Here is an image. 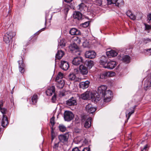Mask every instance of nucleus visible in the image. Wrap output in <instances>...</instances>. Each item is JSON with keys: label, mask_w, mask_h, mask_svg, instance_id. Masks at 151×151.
Returning <instances> with one entry per match:
<instances>
[{"label": "nucleus", "mask_w": 151, "mask_h": 151, "mask_svg": "<svg viewBox=\"0 0 151 151\" xmlns=\"http://www.w3.org/2000/svg\"><path fill=\"white\" fill-rule=\"evenodd\" d=\"M134 108H134H133L132 109L131 111L129 112V113H128V114H126V116H128V117L127 118V119H129L131 115L134 112Z\"/></svg>", "instance_id": "f704fd0d"}, {"label": "nucleus", "mask_w": 151, "mask_h": 151, "mask_svg": "<svg viewBox=\"0 0 151 151\" xmlns=\"http://www.w3.org/2000/svg\"><path fill=\"white\" fill-rule=\"evenodd\" d=\"M70 33L72 35H78L81 34L80 31L75 28H72L70 31Z\"/></svg>", "instance_id": "4be33fe9"}, {"label": "nucleus", "mask_w": 151, "mask_h": 151, "mask_svg": "<svg viewBox=\"0 0 151 151\" xmlns=\"http://www.w3.org/2000/svg\"><path fill=\"white\" fill-rule=\"evenodd\" d=\"M100 63L104 68L110 69L114 68L117 64L116 62L113 61L107 62L105 58L104 60H100Z\"/></svg>", "instance_id": "7ed1b4c3"}, {"label": "nucleus", "mask_w": 151, "mask_h": 151, "mask_svg": "<svg viewBox=\"0 0 151 151\" xmlns=\"http://www.w3.org/2000/svg\"><path fill=\"white\" fill-rule=\"evenodd\" d=\"M56 82V86L59 89L62 88L64 86L65 83L63 80H55Z\"/></svg>", "instance_id": "a211bd4d"}, {"label": "nucleus", "mask_w": 151, "mask_h": 151, "mask_svg": "<svg viewBox=\"0 0 151 151\" xmlns=\"http://www.w3.org/2000/svg\"><path fill=\"white\" fill-rule=\"evenodd\" d=\"M92 118L89 117L87 119L84 123V127L86 128H88L91 126Z\"/></svg>", "instance_id": "412c9836"}, {"label": "nucleus", "mask_w": 151, "mask_h": 151, "mask_svg": "<svg viewBox=\"0 0 151 151\" xmlns=\"http://www.w3.org/2000/svg\"><path fill=\"white\" fill-rule=\"evenodd\" d=\"M69 10V6H66L64 8V12L65 14H67Z\"/></svg>", "instance_id": "a19ab883"}, {"label": "nucleus", "mask_w": 151, "mask_h": 151, "mask_svg": "<svg viewBox=\"0 0 151 151\" xmlns=\"http://www.w3.org/2000/svg\"><path fill=\"white\" fill-rule=\"evenodd\" d=\"M76 104V101L73 97H72L66 101V104L69 106L75 105Z\"/></svg>", "instance_id": "f3484780"}, {"label": "nucleus", "mask_w": 151, "mask_h": 151, "mask_svg": "<svg viewBox=\"0 0 151 151\" xmlns=\"http://www.w3.org/2000/svg\"><path fill=\"white\" fill-rule=\"evenodd\" d=\"M13 37L12 33L11 32H6L4 37V40L6 43L9 42Z\"/></svg>", "instance_id": "0eeeda50"}, {"label": "nucleus", "mask_w": 151, "mask_h": 151, "mask_svg": "<svg viewBox=\"0 0 151 151\" xmlns=\"http://www.w3.org/2000/svg\"><path fill=\"white\" fill-rule=\"evenodd\" d=\"M64 55V52L62 50H58L57 53L56 54L55 60L56 61L57 59L58 60L61 59Z\"/></svg>", "instance_id": "6ab92c4d"}, {"label": "nucleus", "mask_w": 151, "mask_h": 151, "mask_svg": "<svg viewBox=\"0 0 151 151\" xmlns=\"http://www.w3.org/2000/svg\"><path fill=\"white\" fill-rule=\"evenodd\" d=\"M73 17L78 20H81L82 18V14L79 12H76L73 14Z\"/></svg>", "instance_id": "393cba45"}, {"label": "nucleus", "mask_w": 151, "mask_h": 151, "mask_svg": "<svg viewBox=\"0 0 151 151\" xmlns=\"http://www.w3.org/2000/svg\"><path fill=\"white\" fill-rule=\"evenodd\" d=\"M55 89L54 86H52L48 88L46 91V94L47 96H51L53 93L55 94Z\"/></svg>", "instance_id": "ddd939ff"}, {"label": "nucleus", "mask_w": 151, "mask_h": 151, "mask_svg": "<svg viewBox=\"0 0 151 151\" xmlns=\"http://www.w3.org/2000/svg\"><path fill=\"white\" fill-rule=\"evenodd\" d=\"M60 11V9H58V12H59Z\"/></svg>", "instance_id": "bf43d9fd"}, {"label": "nucleus", "mask_w": 151, "mask_h": 151, "mask_svg": "<svg viewBox=\"0 0 151 151\" xmlns=\"http://www.w3.org/2000/svg\"><path fill=\"white\" fill-rule=\"evenodd\" d=\"M56 98V96L55 95V94H54V95L52 97V101H54V100H55Z\"/></svg>", "instance_id": "603ef678"}, {"label": "nucleus", "mask_w": 151, "mask_h": 151, "mask_svg": "<svg viewBox=\"0 0 151 151\" xmlns=\"http://www.w3.org/2000/svg\"><path fill=\"white\" fill-rule=\"evenodd\" d=\"M72 151H80V150L78 147H76L72 150Z\"/></svg>", "instance_id": "3c124183"}, {"label": "nucleus", "mask_w": 151, "mask_h": 151, "mask_svg": "<svg viewBox=\"0 0 151 151\" xmlns=\"http://www.w3.org/2000/svg\"><path fill=\"white\" fill-rule=\"evenodd\" d=\"M59 142L55 143L53 147L54 148H55L58 147L59 146Z\"/></svg>", "instance_id": "8fccbe9b"}, {"label": "nucleus", "mask_w": 151, "mask_h": 151, "mask_svg": "<svg viewBox=\"0 0 151 151\" xmlns=\"http://www.w3.org/2000/svg\"><path fill=\"white\" fill-rule=\"evenodd\" d=\"M87 65L89 68H91L94 65L93 62L91 60H88L87 61Z\"/></svg>", "instance_id": "7c9ffc66"}, {"label": "nucleus", "mask_w": 151, "mask_h": 151, "mask_svg": "<svg viewBox=\"0 0 151 151\" xmlns=\"http://www.w3.org/2000/svg\"><path fill=\"white\" fill-rule=\"evenodd\" d=\"M107 86L105 85H101L99 86L98 89V93L96 94L97 97H100V100L101 98H103L104 102H109L111 99L113 94L112 91L109 90H106Z\"/></svg>", "instance_id": "f257e3e1"}, {"label": "nucleus", "mask_w": 151, "mask_h": 151, "mask_svg": "<svg viewBox=\"0 0 151 151\" xmlns=\"http://www.w3.org/2000/svg\"><path fill=\"white\" fill-rule=\"evenodd\" d=\"M145 29L147 30H149L151 29V25L145 24Z\"/></svg>", "instance_id": "37998d69"}, {"label": "nucleus", "mask_w": 151, "mask_h": 151, "mask_svg": "<svg viewBox=\"0 0 151 151\" xmlns=\"http://www.w3.org/2000/svg\"><path fill=\"white\" fill-rule=\"evenodd\" d=\"M64 115L65 120L68 122L72 120L74 117L73 113L70 111H65Z\"/></svg>", "instance_id": "20e7f679"}, {"label": "nucleus", "mask_w": 151, "mask_h": 151, "mask_svg": "<svg viewBox=\"0 0 151 151\" xmlns=\"http://www.w3.org/2000/svg\"><path fill=\"white\" fill-rule=\"evenodd\" d=\"M79 68H77L74 69V72L75 74H78L79 73Z\"/></svg>", "instance_id": "49530a36"}, {"label": "nucleus", "mask_w": 151, "mask_h": 151, "mask_svg": "<svg viewBox=\"0 0 151 151\" xmlns=\"http://www.w3.org/2000/svg\"><path fill=\"white\" fill-rule=\"evenodd\" d=\"M83 120H84L83 119H82V122H83Z\"/></svg>", "instance_id": "13d9d810"}, {"label": "nucleus", "mask_w": 151, "mask_h": 151, "mask_svg": "<svg viewBox=\"0 0 151 151\" xmlns=\"http://www.w3.org/2000/svg\"><path fill=\"white\" fill-rule=\"evenodd\" d=\"M64 1L67 3H69L72 1L73 0H64Z\"/></svg>", "instance_id": "864d4df0"}, {"label": "nucleus", "mask_w": 151, "mask_h": 151, "mask_svg": "<svg viewBox=\"0 0 151 151\" xmlns=\"http://www.w3.org/2000/svg\"><path fill=\"white\" fill-rule=\"evenodd\" d=\"M90 148L89 147L84 148L82 151H90Z\"/></svg>", "instance_id": "de8ad7c7"}, {"label": "nucleus", "mask_w": 151, "mask_h": 151, "mask_svg": "<svg viewBox=\"0 0 151 151\" xmlns=\"http://www.w3.org/2000/svg\"><path fill=\"white\" fill-rule=\"evenodd\" d=\"M107 1L109 4H115L116 6L118 7L122 6L124 4L123 0H107Z\"/></svg>", "instance_id": "423d86ee"}, {"label": "nucleus", "mask_w": 151, "mask_h": 151, "mask_svg": "<svg viewBox=\"0 0 151 151\" xmlns=\"http://www.w3.org/2000/svg\"><path fill=\"white\" fill-rule=\"evenodd\" d=\"M51 139L52 141L54 139L55 137V134L54 132V131L52 127L51 128Z\"/></svg>", "instance_id": "c9c22d12"}, {"label": "nucleus", "mask_w": 151, "mask_h": 151, "mask_svg": "<svg viewBox=\"0 0 151 151\" xmlns=\"http://www.w3.org/2000/svg\"><path fill=\"white\" fill-rule=\"evenodd\" d=\"M76 40L78 42V43L79 44L81 42V40H80V39L79 38L77 37V39Z\"/></svg>", "instance_id": "6e6d98bb"}, {"label": "nucleus", "mask_w": 151, "mask_h": 151, "mask_svg": "<svg viewBox=\"0 0 151 151\" xmlns=\"http://www.w3.org/2000/svg\"><path fill=\"white\" fill-rule=\"evenodd\" d=\"M115 75V73L112 72H106L101 74L100 78H105L106 77H111L114 76Z\"/></svg>", "instance_id": "1a4fd4ad"}, {"label": "nucleus", "mask_w": 151, "mask_h": 151, "mask_svg": "<svg viewBox=\"0 0 151 151\" xmlns=\"http://www.w3.org/2000/svg\"><path fill=\"white\" fill-rule=\"evenodd\" d=\"M89 24V22H86L85 23L82 24V26L84 27H88Z\"/></svg>", "instance_id": "58836bf2"}, {"label": "nucleus", "mask_w": 151, "mask_h": 151, "mask_svg": "<svg viewBox=\"0 0 151 151\" xmlns=\"http://www.w3.org/2000/svg\"><path fill=\"white\" fill-rule=\"evenodd\" d=\"M65 43L66 41L65 39H63L60 40V41L59 42L58 47L60 48L64 47L65 46Z\"/></svg>", "instance_id": "bb28decb"}, {"label": "nucleus", "mask_w": 151, "mask_h": 151, "mask_svg": "<svg viewBox=\"0 0 151 151\" xmlns=\"http://www.w3.org/2000/svg\"><path fill=\"white\" fill-rule=\"evenodd\" d=\"M80 98L84 100L91 98L92 100L97 102L100 100V97H97V95L95 93H92L89 91H87L80 96Z\"/></svg>", "instance_id": "f03ea898"}, {"label": "nucleus", "mask_w": 151, "mask_h": 151, "mask_svg": "<svg viewBox=\"0 0 151 151\" xmlns=\"http://www.w3.org/2000/svg\"><path fill=\"white\" fill-rule=\"evenodd\" d=\"M69 47L71 50L73 51L75 49H77L78 48V46L76 44L73 43L71 45L69 46Z\"/></svg>", "instance_id": "473e14b6"}, {"label": "nucleus", "mask_w": 151, "mask_h": 151, "mask_svg": "<svg viewBox=\"0 0 151 151\" xmlns=\"http://www.w3.org/2000/svg\"><path fill=\"white\" fill-rule=\"evenodd\" d=\"M147 145H145L144 148L141 149V151H146L147 148Z\"/></svg>", "instance_id": "a18cd8bd"}, {"label": "nucleus", "mask_w": 151, "mask_h": 151, "mask_svg": "<svg viewBox=\"0 0 151 151\" xmlns=\"http://www.w3.org/2000/svg\"><path fill=\"white\" fill-rule=\"evenodd\" d=\"M45 24H46V20H45Z\"/></svg>", "instance_id": "052dcab7"}, {"label": "nucleus", "mask_w": 151, "mask_h": 151, "mask_svg": "<svg viewBox=\"0 0 151 151\" xmlns=\"http://www.w3.org/2000/svg\"><path fill=\"white\" fill-rule=\"evenodd\" d=\"M68 78L71 81L75 80L76 81L77 80V78L75 75L73 73H70L68 76Z\"/></svg>", "instance_id": "cd10ccee"}, {"label": "nucleus", "mask_w": 151, "mask_h": 151, "mask_svg": "<svg viewBox=\"0 0 151 151\" xmlns=\"http://www.w3.org/2000/svg\"><path fill=\"white\" fill-rule=\"evenodd\" d=\"M127 14L131 19L134 20L136 18V16L132 13L129 10L127 11Z\"/></svg>", "instance_id": "c85d7f7f"}, {"label": "nucleus", "mask_w": 151, "mask_h": 151, "mask_svg": "<svg viewBox=\"0 0 151 151\" xmlns=\"http://www.w3.org/2000/svg\"><path fill=\"white\" fill-rule=\"evenodd\" d=\"M63 76V74L61 72L58 73V75L56 78L55 80H63L62 78Z\"/></svg>", "instance_id": "2f4dec72"}, {"label": "nucleus", "mask_w": 151, "mask_h": 151, "mask_svg": "<svg viewBox=\"0 0 151 151\" xmlns=\"http://www.w3.org/2000/svg\"><path fill=\"white\" fill-rule=\"evenodd\" d=\"M79 70L80 72L83 75H86L88 73L87 68L83 65L79 66Z\"/></svg>", "instance_id": "4468645a"}, {"label": "nucleus", "mask_w": 151, "mask_h": 151, "mask_svg": "<svg viewBox=\"0 0 151 151\" xmlns=\"http://www.w3.org/2000/svg\"><path fill=\"white\" fill-rule=\"evenodd\" d=\"M19 65V69L21 73H23L24 71V64L23 63V61L22 59L18 61Z\"/></svg>", "instance_id": "aec40b11"}, {"label": "nucleus", "mask_w": 151, "mask_h": 151, "mask_svg": "<svg viewBox=\"0 0 151 151\" xmlns=\"http://www.w3.org/2000/svg\"><path fill=\"white\" fill-rule=\"evenodd\" d=\"M88 43L87 41H85L83 42V45L84 47H88Z\"/></svg>", "instance_id": "c03bdc74"}, {"label": "nucleus", "mask_w": 151, "mask_h": 151, "mask_svg": "<svg viewBox=\"0 0 151 151\" xmlns=\"http://www.w3.org/2000/svg\"><path fill=\"white\" fill-rule=\"evenodd\" d=\"M85 8H86L85 5L83 3H81L78 5V9L80 11H83L84 10Z\"/></svg>", "instance_id": "c756f323"}, {"label": "nucleus", "mask_w": 151, "mask_h": 151, "mask_svg": "<svg viewBox=\"0 0 151 151\" xmlns=\"http://www.w3.org/2000/svg\"><path fill=\"white\" fill-rule=\"evenodd\" d=\"M146 51L147 52H150L151 54V48L149 49H146Z\"/></svg>", "instance_id": "4d7b16f0"}, {"label": "nucleus", "mask_w": 151, "mask_h": 151, "mask_svg": "<svg viewBox=\"0 0 151 151\" xmlns=\"http://www.w3.org/2000/svg\"><path fill=\"white\" fill-rule=\"evenodd\" d=\"M86 111L90 113H92L95 111L96 110V108L90 104H88L86 106Z\"/></svg>", "instance_id": "9b49d317"}, {"label": "nucleus", "mask_w": 151, "mask_h": 151, "mask_svg": "<svg viewBox=\"0 0 151 151\" xmlns=\"http://www.w3.org/2000/svg\"><path fill=\"white\" fill-rule=\"evenodd\" d=\"M69 67V65L68 62L64 60L61 61L60 68L63 70H68Z\"/></svg>", "instance_id": "9d476101"}, {"label": "nucleus", "mask_w": 151, "mask_h": 151, "mask_svg": "<svg viewBox=\"0 0 151 151\" xmlns=\"http://www.w3.org/2000/svg\"><path fill=\"white\" fill-rule=\"evenodd\" d=\"M8 124L9 122L7 116L6 115H3L1 121V126L3 127H5Z\"/></svg>", "instance_id": "2eb2a0df"}, {"label": "nucleus", "mask_w": 151, "mask_h": 151, "mask_svg": "<svg viewBox=\"0 0 151 151\" xmlns=\"http://www.w3.org/2000/svg\"><path fill=\"white\" fill-rule=\"evenodd\" d=\"M59 128L60 130L62 132H65L66 129L65 127L63 125H60L59 127Z\"/></svg>", "instance_id": "72a5a7b5"}, {"label": "nucleus", "mask_w": 151, "mask_h": 151, "mask_svg": "<svg viewBox=\"0 0 151 151\" xmlns=\"http://www.w3.org/2000/svg\"><path fill=\"white\" fill-rule=\"evenodd\" d=\"M148 19L149 21L151 20V13L148 14L147 15Z\"/></svg>", "instance_id": "09e8293b"}, {"label": "nucleus", "mask_w": 151, "mask_h": 151, "mask_svg": "<svg viewBox=\"0 0 151 151\" xmlns=\"http://www.w3.org/2000/svg\"><path fill=\"white\" fill-rule=\"evenodd\" d=\"M143 42L145 44H146L148 42H151V40L149 38H147L146 39H144L143 40Z\"/></svg>", "instance_id": "79ce46f5"}, {"label": "nucleus", "mask_w": 151, "mask_h": 151, "mask_svg": "<svg viewBox=\"0 0 151 151\" xmlns=\"http://www.w3.org/2000/svg\"><path fill=\"white\" fill-rule=\"evenodd\" d=\"M119 59L126 63H129L130 61V57L127 55H124L121 57Z\"/></svg>", "instance_id": "b1692460"}, {"label": "nucleus", "mask_w": 151, "mask_h": 151, "mask_svg": "<svg viewBox=\"0 0 151 151\" xmlns=\"http://www.w3.org/2000/svg\"><path fill=\"white\" fill-rule=\"evenodd\" d=\"M3 106V103L2 101H1L0 102V109L2 108Z\"/></svg>", "instance_id": "5fc2aeb1"}, {"label": "nucleus", "mask_w": 151, "mask_h": 151, "mask_svg": "<svg viewBox=\"0 0 151 151\" xmlns=\"http://www.w3.org/2000/svg\"><path fill=\"white\" fill-rule=\"evenodd\" d=\"M83 59L81 57H77L74 58L72 61L73 64L75 65H78L83 62Z\"/></svg>", "instance_id": "f8f14e48"}, {"label": "nucleus", "mask_w": 151, "mask_h": 151, "mask_svg": "<svg viewBox=\"0 0 151 151\" xmlns=\"http://www.w3.org/2000/svg\"><path fill=\"white\" fill-rule=\"evenodd\" d=\"M85 55L87 58L92 59L95 57L96 53L94 51H88L86 52Z\"/></svg>", "instance_id": "6e6552de"}, {"label": "nucleus", "mask_w": 151, "mask_h": 151, "mask_svg": "<svg viewBox=\"0 0 151 151\" xmlns=\"http://www.w3.org/2000/svg\"><path fill=\"white\" fill-rule=\"evenodd\" d=\"M69 137V134L67 133L59 135L58 137V138L60 142L65 144L68 142Z\"/></svg>", "instance_id": "39448f33"}, {"label": "nucleus", "mask_w": 151, "mask_h": 151, "mask_svg": "<svg viewBox=\"0 0 151 151\" xmlns=\"http://www.w3.org/2000/svg\"><path fill=\"white\" fill-rule=\"evenodd\" d=\"M0 111L3 115L6 114L7 112V109L4 108H1L0 109Z\"/></svg>", "instance_id": "4c0bfd02"}, {"label": "nucleus", "mask_w": 151, "mask_h": 151, "mask_svg": "<svg viewBox=\"0 0 151 151\" xmlns=\"http://www.w3.org/2000/svg\"><path fill=\"white\" fill-rule=\"evenodd\" d=\"M38 99V96L37 94H34L32 97L31 100L32 104L35 105L37 103Z\"/></svg>", "instance_id": "a878e982"}, {"label": "nucleus", "mask_w": 151, "mask_h": 151, "mask_svg": "<svg viewBox=\"0 0 151 151\" xmlns=\"http://www.w3.org/2000/svg\"><path fill=\"white\" fill-rule=\"evenodd\" d=\"M95 4L97 5L101 6L102 4V1L101 0H96Z\"/></svg>", "instance_id": "e433bc0d"}, {"label": "nucleus", "mask_w": 151, "mask_h": 151, "mask_svg": "<svg viewBox=\"0 0 151 151\" xmlns=\"http://www.w3.org/2000/svg\"><path fill=\"white\" fill-rule=\"evenodd\" d=\"M55 118L53 117L51 118L50 119V123L52 126L55 124Z\"/></svg>", "instance_id": "ea45409f"}, {"label": "nucleus", "mask_w": 151, "mask_h": 151, "mask_svg": "<svg viewBox=\"0 0 151 151\" xmlns=\"http://www.w3.org/2000/svg\"><path fill=\"white\" fill-rule=\"evenodd\" d=\"M90 84V82L88 81H86L85 82H82L79 84V86L80 88L84 89L88 87Z\"/></svg>", "instance_id": "dca6fc26"}, {"label": "nucleus", "mask_w": 151, "mask_h": 151, "mask_svg": "<svg viewBox=\"0 0 151 151\" xmlns=\"http://www.w3.org/2000/svg\"><path fill=\"white\" fill-rule=\"evenodd\" d=\"M106 54L108 57H113L116 56L117 55V53L114 50H111L107 52Z\"/></svg>", "instance_id": "5701e85b"}]
</instances>
